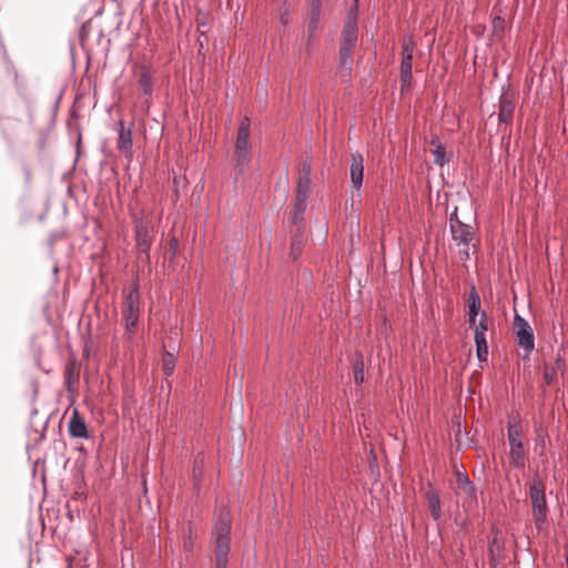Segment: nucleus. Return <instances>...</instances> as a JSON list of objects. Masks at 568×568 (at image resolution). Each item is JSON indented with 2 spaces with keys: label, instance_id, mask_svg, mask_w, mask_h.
Returning a JSON list of instances; mask_svg holds the SVG:
<instances>
[{
  "label": "nucleus",
  "instance_id": "nucleus-1",
  "mask_svg": "<svg viewBox=\"0 0 568 568\" xmlns=\"http://www.w3.org/2000/svg\"><path fill=\"white\" fill-rule=\"evenodd\" d=\"M356 6L355 1L354 9H351L344 23V28L341 36L339 42V65L338 72L343 78L351 75L353 65V52L357 44L358 39V27L356 18Z\"/></svg>",
  "mask_w": 568,
  "mask_h": 568
},
{
  "label": "nucleus",
  "instance_id": "nucleus-2",
  "mask_svg": "<svg viewBox=\"0 0 568 568\" xmlns=\"http://www.w3.org/2000/svg\"><path fill=\"white\" fill-rule=\"evenodd\" d=\"M231 521L227 517L220 518L213 535L215 539V568H226L230 552Z\"/></svg>",
  "mask_w": 568,
  "mask_h": 568
},
{
  "label": "nucleus",
  "instance_id": "nucleus-3",
  "mask_svg": "<svg viewBox=\"0 0 568 568\" xmlns=\"http://www.w3.org/2000/svg\"><path fill=\"white\" fill-rule=\"evenodd\" d=\"M122 314L125 323V334L130 339L135 333L140 316V293L138 286L132 287L125 295Z\"/></svg>",
  "mask_w": 568,
  "mask_h": 568
},
{
  "label": "nucleus",
  "instance_id": "nucleus-4",
  "mask_svg": "<svg viewBox=\"0 0 568 568\" xmlns=\"http://www.w3.org/2000/svg\"><path fill=\"white\" fill-rule=\"evenodd\" d=\"M250 128V119L244 118L239 126L235 142V166L240 171H243L251 162V144L248 141Z\"/></svg>",
  "mask_w": 568,
  "mask_h": 568
},
{
  "label": "nucleus",
  "instance_id": "nucleus-5",
  "mask_svg": "<svg viewBox=\"0 0 568 568\" xmlns=\"http://www.w3.org/2000/svg\"><path fill=\"white\" fill-rule=\"evenodd\" d=\"M529 497L531 499L532 516L538 530H541L547 518V503L545 496V485L541 480H534L529 486Z\"/></svg>",
  "mask_w": 568,
  "mask_h": 568
},
{
  "label": "nucleus",
  "instance_id": "nucleus-6",
  "mask_svg": "<svg viewBox=\"0 0 568 568\" xmlns=\"http://www.w3.org/2000/svg\"><path fill=\"white\" fill-rule=\"evenodd\" d=\"M507 438L509 442V457L511 465L516 468L524 467L525 465V449L521 440V427L519 423H508Z\"/></svg>",
  "mask_w": 568,
  "mask_h": 568
},
{
  "label": "nucleus",
  "instance_id": "nucleus-7",
  "mask_svg": "<svg viewBox=\"0 0 568 568\" xmlns=\"http://www.w3.org/2000/svg\"><path fill=\"white\" fill-rule=\"evenodd\" d=\"M514 325L516 328L517 344L525 351L526 356H529L535 348L534 331L528 321L518 314L514 317Z\"/></svg>",
  "mask_w": 568,
  "mask_h": 568
},
{
  "label": "nucleus",
  "instance_id": "nucleus-8",
  "mask_svg": "<svg viewBox=\"0 0 568 568\" xmlns=\"http://www.w3.org/2000/svg\"><path fill=\"white\" fill-rule=\"evenodd\" d=\"M415 49V42L412 37H405L402 43V61H400V84L404 89L409 87L412 80V60Z\"/></svg>",
  "mask_w": 568,
  "mask_h": 568
},
{
  "label": "nucleus",
  "instance_id": "nucleus-9",
  "mask_svg": "<svg viewBox=\"0 0 568 568\" xmlns=\"http://www.w3.org/2000/svg\"><path fill=\"white\" fill-rule=\"evenodd\" d=\"M154 239L153 227L143 220L135 219V241L136 247L140 253L145 254L146 260L150 258L149 252L151 250Z\"/></svg>",
  "mask_w": 568,
  "mask_h": 568
},
{
  "label": "nucleus",
  "instance_id": "nucleus-10",
  "mask_svg": "<svg viewBox=\"0 0 568 568\" xmlns=\"http://www.w3.org/2000/svg\"><path fill=\"white\" fill-rule=\"evenodd\" d=\"M450 233L457 246L470 244L474 236L473 227L457 219H450Z\"/></svg>",
  "mask_w": 568,
  "mask_h": 568
},
{
  "label": "nucleus",
  "instance_id": "nucleus-11",
  "mask_svg": "<svg viewBox=\"0 0 568 568\" xmlns=\"http://www.w3.org/2000/svg\"><path fill=\"white\" fill-rule=\"evenodd\" d=\"M349 176L352 186L359 192L364 179V158L359 152L352 153Z\"/></svg>",
  "mask_w": 568,
  "mask_h": 568
},
{
  "label": "nucleus",
  "instance_id": "nucleus-12",
  "mask_svg": "<svg viewBox=\"0 0 568 568\" xmlns=\"http://www.w3.org/2000/svg\"><path fill=\"white\" fill-rule=\"evenodd\" d=\"M118 149L126 158L132 155V131L125 128L122 120L119 121Z\"/></svg>",
  "mask_w": 568,
  "mask_h": 568
},
{
  "label": "nucleus",
  "instance_id": "nucleus-13",
  "mask_svg": "<svg viewBox=\"0 0 568 568\" xmlns=\"http://www.w3.org/2000/svg\"><path fill=\"white\" fill-rule=\"evenodd\" d=\"M69 434L73 438H89V432L84 419L74 410L69 420Z\"/></svg>",
  "mask_w": 568,
  "mask_h": 568
},
{
  "label": "nucleus",
  "instance_id": "nucleus-14",
  "mask_svg": "<svg viewBox=\"0 0 568 568\" xmlns=\"http://www.w3.org/2000/svg\"><path fill=\"white\" fill-rule=\"evenodd\" d=\"M312 164L308 161H304L298 172L296 193L308 194L312 183Z\"/></svg>",
  "mask_w": 568,
  "mask_h": 568
},
{
  "label": "nucleus",
  "instance_id": "nucleus-15",
  "mask_svg": "<svg viewBox=\"0 0 568 568\" xmlns=\"http://www.w3.org/2000/svg\"><path fill=\"white\" fill-rule=\"evenodd\" d=\"M515 103L508 94H501L499 99L498 120L503 123H509L513 120Z\"/></svg>",
  "mask_w": 568,
  "mask_h": 568
},
{
  "label": "nucleus",
  "instance_id": "nucleus-16",
  "mask_svg": "<svg viewBox=\"0 0 568 568\" xmlns=\"http://www.w3.org/2000/svg\"><path fill=\"white\" fill-rule=\"evenodd\" d=\"M429 143L433 146L430 152L434 156V163L444 166L448 162L445 145L437 138H433Z\"/></svg>",
  "mask_w": 568,
  "mask_h": 568
},
{
  "label": "nucleus",
  "instance_id": "nucleus-17",
  "mask_svg": "<svg viewBox=\"0 0 568 568\" xmlns=\"http://www.w3.org/2000/svg\"><path fill=\"white\" fill-rule=\"evenodd\" d=\"M565 359L561 357V356H558L556 358V362L554 365H549V364H545L544 366V379H545V383L549 386L552 384L555 377H556V374L558 371H564L565 369Z\"/></svg>",
  "mask_w": 568,
  "mask_h": 568
},
{
  "label": "nucleus",
  "instance_id": "nucleus-18",
  "mask_svg": "<svg viewBox=\"0 0 568 568\" xmlns=\"http://www.w3.org/2000/svg\"><path fill=\"white\" fill-rule=\"evenodd\" d=\"M320 19H321V1L315 0L312 6L311 18H310L308 28H307L310 40L315 37Z\"/></svg>",
  "mask_w": 568,
  "mask_h": 568
},
{
  "label": "nucleus",
  "instance_id": "nucleus-19",
  "mask_svg": "<svg viewBox=\"0 0 568 568\" xmlns=\"http://www.w3.org/2000/svg\"><path fill=\"white\" fill-rule=\"evenodd\" d=\"M427 500L428 507L432 514V517L435 520L440 519L442 517V508H440V498L436 490L432 489L427 491Z\"/></svg>",
  "mask_w": 568,
  "mask_h": 568
},
{
  "label": "nucleus",
  "instance_id": "nucleus-20",
  "mask_svg": "<svg viewBox=\"0 0 568 568\" xmlns=\"http://www.w3.org/2000/svg\"><path fill=\"white\" fill-rule=\"evenodd\" d=\"M468 308H469V324L475 325L476 317L480 310V297L474 286L471 287V291H470Z\"/></svg>",
  "mask_w": 568,
  "mask_h": 568
},
{
  "label": "nucleus",
  "instance_id": "nucleus-21",
  "mask_svg": "<svg viewBox=\"0 0 568 568\" xmlns=\"http://www.w3.org/2000/svg\"><path fill=\"white\" fill-rule=\"evenodd\" d=\"M305 242V234L304 231H295L294 235L292 236V244H291V255L294 258H297L302 252L303 245Z\"/></svg>",
  "mask_w": 568,
  "mask_h": 568
},
{
  "label": "nucleus",
  "instance_id": "nucleus-22",
  "mask_svg": "<svg viewBox=\"0 0 568 568\" xmlns=\"http://www.w3.org/2000/svg\"><path fill=\"white\" fill-rule=\"evenodd\" d=\"M163 373L165 376H171L174 373L176 358L173 354V352L165 351L163 354Z\"/></svg>",
  "mask_w": 568,
  "mask_h": 568
},
{
  "label": "nucleus",
  "instance_id": "nucleus-23",
  "mask_svg": "<svg viewBox=\"0 0 568 568\" xmlns=\"http://www.w3.org/2000/svg\"><path fill=\"white\" fill-rule=\"evenodd\" d=\"M476 353L479 362H486L488 358V345L486 336L475 337Z\"/></svg>",
  "mask_w": 568,
  "mask_h": 568
},
{
  "label": "nucleus",
  "instance_id": "nucleus-24",
  "mask_svg": "<svg viewBox=\"0 0 568 568\" xmlns=\"http://www.w3.org/2000/svg\"><path fill=\"white\" fill-rule=\"evenodd\" d=\"M354 381L357 385L364 383V362L362 358L354 364Z\"/></svg>",
  "mask_w": 568,
  "mask_h": 568
},
{
  "label": "nucleus",
  "instance_id": "nucleus-25",
  "mask_svg": "<svg viewBox=\"0 0 568 568\" xmlns=\"http://www.w3.org/2000/svg\"><path fill=\"white\" fill-rule=\"evenodd\" d=\"M473 326H474V333H475L474 337L486 336L485 333L488 329V326H487V318H486L485 312H483L479 323L477 325L475 324Z\"/></svg>",
  "mask_w": 568,
  "mask_h": 568
},
{
  "label": "nucleus",
  "instance_id": "nucleus-26",
  "mask_svg": "<svg viewBox=\"0 0 568 568\" xmlns=\"http://www.w3.org/2000/svg\"><path fill=\"white\" fill-rule=\"evenodd\" d=\"M308 194L296 193V202L294 205V211L298 214H304L306 211V201Z\"/></svg>",
  "mask_w": 568,
  "mask_h": 568
},
{
  "label": "nucleus",
  "instance_id": "nucleus-27",
  "mask_svg": "<svg viewBox=\"0 0 568 568\" xmlns=\"http://www.w3.org/2000/svg\"><path fill=\"white\" fill-rule=\"evenodd\" d=\"M139 84L144 94L150 95L152 93V81L148 74L142 73L140 75Z\"/></svg>",
  "mask_w": 568,
  "mask_h": 568
},
{
  "label": "nucleus",
  "instance_id": "nucleus-28",
  "mask_svg": "<svg viewBox=\"0 0 568 568\" xmlns=\"http://www.w3.org/2000/svg\"><path fill=\"white\" fill-rule=\"evenodd\" d=\"M454 467L456 469L458 487L462 489L463 487L469 485L471 481L469 480L467 473L464 469H459L457 465H455Z\"/></svg>",
  "mask_w": 568,
  "mask_h": 568
},
{
  "label": "nucleus",
  "instance_id": "nucleus-29",
  "mask_svg": "<svg viewBox=\"0 0 568 568\" xmlns=\"http://www.w3.org/2000/svg\"><path fill=\"white\" fill-rule=\"evenodd\" d=\"M291 223L296 227V231H304V214H298L297 212H293L291 216Z\"/></svg>",
  "mask_w": 568,
  "mask_h": 568
},
{
  "label": "nucleus",
  "instance_id": "nucleus-30",
  "mask_svg": "<svg viewBox=\"0 0 568 568\" xmlns=\"http://www.w3.org/2000/svg\"><path fill=\"white\" fill-rule=\"evenodd\" d=\"M462 490L465 493L467 498H469L471 501H476L477 495H476V487L473 483L462 488Z\"/></svg>",
  "mask_w": 568,
  "mask_h": 568
},
{
  "label": "nucleus",
  "instance_id": "nucleus-31",
  "mask_svg": "<svg viewBox=\"0 0 568 568\" xmlns=\"http://www.w3.org/2000/svg\"><path fill=\"white\" fill-rule=\"evenodd\" d=\"M469 245H470V244L460 245V246H462V248L459 250V255H460V258H462V260H467V258H469Z\"/></svg>",
  "mask_w": 568,
  "mask_h": 568
}]
</instances>
